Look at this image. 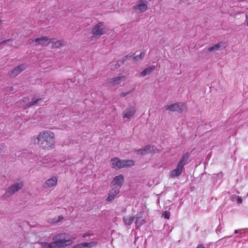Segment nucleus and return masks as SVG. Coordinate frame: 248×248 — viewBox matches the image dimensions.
I'll return each mask as SVG.
<instances>
[{
    "label": "nucleus",
    "instance_id": "obj_21",
    "mask_svg": "<svg viewBox=\"0 0 248 248\" xmlns=\"http://www.w3.org/2000/svg\"><path fill=\"white\" fill-rule=\"evenodd\" d=\"M82 247L84 248H91L96 245V243L95 242H83L82 243Z\"/></svg>",
    "mask_w": 248,
    "mask_h": 248
},
{
    "label": "nucleus",
    "instance_id": "obj_39",
    "mask_svg": "<svg viewBox=\"0 0 248 248\" xmlns=\"http://www.w3.org/2000/svg\"><path fill=\"white\" fill-rule=\"evenodd\" d=\"M196 248H205L202 245H198Z\"/></svg>",
    "mask_w": 248,
    "mask_h": 248
},
{
    "label": "nucleus",
    "instance_id": "obj_13",
    "mask_svg": "<svg viewBox=\"0 0 248 248\" xmlns=\"http://www.w3.org/2000/svg\"><path fill=\"white\" fill-rule=\"evenodd\" d=\"M184 167L178 164L176 168L173 169L170 172V176L172 178L177 177L180 175L182 172Z\"/></svg>",
    "mask_w": 248,
    "mask_h": 248
},
{
    "label": "nucleus",
    "instance_id": "obj_17",
    "mask_svg": "<svg viewBox=\"0 0 248 248\" xmlns=\"http://www.w3.org/2000/svg\"><path fill=\"white\" fill-rule=\"evenodd\" d=\"M190 153L189 152H186V153H185L183 155V156H182V157L181 158V159H180L178 164H180L183 167H184V166L187 163V160L190 156Z\"/></svg>",
    "mask_w": 248,
    "mask_h": 248
},
{
    "label": "nucleus",
    "instance_id": "obj_25",
    "mask_svg": "<svg viewBox=\"0 0 248 248\" xmlns=\"http://www.w3.org/2000/svg\"><path fill=\"white\" fill-rule=\"evenodd\" d=\"M126 61V57H124L121 60H118L115 64L116 68L119 67Z\"/></svg>",
    "mask_w": 248,
    "mask_h": 248
},
{
    "label": "nucleus",
    "instance_id": "obj_45",
    "mask_svg": "<svg viewBox=\"0 0 248 248\" xmlns=\"http://www.w3.org/2000/svg\"><path fill=\"white\" fill-rule=\"evenodd\" d=\"M2 146L1 145V147H2ZM0 150L1 151L2 150V149L1 148L0 149Z\"/></svg>",
    "mask_w": 248,
    "mask_h": 248
},
{
    "label": "nucleus",
    "instance_id": "obj_32",
    "mask_svg": "<svg viewBox=\"0 0 248 248\" xmlns=\"http://www.w3.org/2000/svg\"><path fill=\"white\" fill-rule=\"evenodd\" d=\"M5 90L6 91H14V87H6Z\"/></svg>",
    "mask_w": 248,
    "mask_h": 248
},
{
    "label": "nucleus",
    "instance_id": "obj_9",
    "mask_svg": "<svg viewBox=\"0 0 248 248\" xmlns=\"http://www.w3.org/2000/svg\"><path fill=\"white\" fill-rule=\"evenodd\" d=\"M138 4L133 7L137 13H143L148 9V2L146 0H139Z\"/></svg>",
    "mask_w": 248,
    "mask_h": 248
},
{
    "label": "nucleus",
    "instance_id": "obj_42",
    "mask_svg": "<svg viewBox=\"0 0 248 248\" xmlns=\"http://www.w3.org/2000/svg\"><path fill=\"white\" fill-rule=\"evenodd\" d=\"M44 64H45V63H44V62H42V63H41L40 64V66H41V67H43V68H45V65H44Z\"/></svg>",
    "mask_w": 248,
    "mask_h": 248
},
{
    "label": "nucleus",
    "instance_id": "obj_6",
    "mask_svg": "<svg viewBox=\"0 0 248 248\" xmlns=\"http://www.w3.org/2000/svg\"><path fill=\"white\" fill-rule=\"evenodd\" d=\"M165 108L167 110H169L172 112L176 111L178 113H183L184 111H186V108L185 105L182 103H175L169 105H167L165 107Z\"/></svg>",
    "mask_w": 248,
    "mask_h": 248
},
{
    "label": "nucleus",
    "instance_id": "obj_5",
    "mask_svg": "<svg viewBox=\"0 0 248 248\" xmlns=\"http://www.w3.org/2000/svg\"><path fill=\"white\" fill-rule=\"evenodd\" d=\"M23 186V183L22 182L14 183L13 185L8 187L2 198L9 197L14 194L16 192L21 189Z\"/></svg>",
    "mask_w": 248,
    "mask_h": 248
},
{
    "label": "nucleus",
    "instance_id": "obj_22",
    "mask_svg": "<svg viewBox=\"0 0 248 248\" xmlns=\"http://www.w3.org/2000/svg\"><path fill=\"white\" fill-rule=\"evenodd\" d=\"M42 101L41 99H35L33 98L32 100L27 104V107H30L36 104L39 103Z\"/></svg>",
    "mask_w": 248,
    "mask_h": 248
},
{
    "label": "nucleus",
    "instance_id": "obj_35",
    "mask_svg": "<svg viewBox=\"0 0 248 248\" xmlns=\"http://www.w3.org/2000/svg\"><path fill=\"white\" fill-rule=\"evenodd\" d=\"M246 25L248 26V12L246 14Z\"/></svg>",
    "mask_w": 248,
    "mask_h": 248
},
{
    "label": "nucleus",
    "instance_id": "obj_18",
    "mask_svg": "<svg viewBox=\"0 0 248 248\" xmlns=\"http://www.w3.org/2000/svg\"><path fill=\"white\" fill-rule=\"evenodd\" d=\"M124 78V76H119L116 78H111L108 79V82L113 85H116L120 84L121 80Z\"/></svg>",
    "mask_w": 248,
    "mask_h": 248
},
{
    "label": "nucleus",
    "instance_id": "obj_41",
    "mask_svg": "<svg viewBox=\"0 0 248 248\" xmlns=\"http://www.w3.org/2000/svg\"><path fill=\"white\" fill-rule=\"evenodd\" d=\"M63 218L61 217V218H58V219L56 220V222H59L60 221H61Z\"/></svg>",
    "mask_w": 248,
    "mask_h": 248
},
{
    "label": "nucleus",
    "instance_id": "obj_24",
    "mask_svg": "<svg viewBox=\"0 0 248 248\" xmlns=\"http://www.w3.org/2000/svg\"><path fill=\"white\" fill-rule=\"evenodd\" d=\"M135 218H123L124 223L125 225H130L134 221Z\"/></svg>",
    "mask_w": 248,
    "mask_h": 248
},
{
    "label": "nucleus",
    "instance_id": "obj_43",
    "mask_svg": "<svg viewBox=\"0 0 248 248\" xmlns=\"http://www.w3.org/2000/svg\"><path fill=\"white\" fill-rule=\"evenodd\" d=\"M136 218V221H135V223H136V225H137L138 227H139V225H138V219H139V218Z\"/></svg>",
    "mask_w": 248,
    "mask_h": 248
},
{
    "label": "nucleus",
    "instance_id": "obj_12",
    "mask_svg": "<svg viewBox=\"0 0 248 248\" xmlns=\"http://www.w3.org/2000/svg\"><path fill=\"white\" fill-rule=\"evenodd\" d=\"M58 180V179L57 176H53L47 179L43 184L44 188H47L55 186L57 184Z\"/></svg>",
    "mask_w": 248,
    "mask_h": 248
},
{
    "label": "nucleus",
    "instance_id": "obj_31",
    "mask_svg": "<svg viewBox=\"0 0 248 248\" xmlns=\"http://www.w3.org/2000/svg\"><path fill=\"white\" fill-rule=\"evenodd\" d=\"M71 248H83L82 247V243L77 244L73 247H72Z\"/></svg>",
    "mask_w": 248,
    "mask_h": 248
},
{
    "label": "nucleus",
    "instance_id": "obj_16",
    "mask_svg": "<svg viewBox=\"0 0 248 248\" xmlns=\"http://www.w3.org/2000/svg\"><path fill=\"white\" fill-rule=\"evenodd\" d=\"M156 66L152 65L144 69L140 73V76L144 77L146 75L150 74L155 68Z\"/></svg>",
    "mask_w": 248,
    "mask_h": 248
},
{
    "label": "nucleus",
    "instance_id": "obj_20",
    "mask_svg": "<svg viewBox=\"0 0 248 248\" xmlns=\"http://www.w3.org/2000/svg\"><path fill=\"white\" fill-rule=\"evenodd\" d=\"M248 235V231L247 229H240L239 234L235 236L236 238H242Z\"/></svg>",
    "mask_w": 248,
    "mask_h": 248
},
{
    "label": "nucleus",
    "instance_id": "obj_40",
    "mask_svg": "<svg viewBox=\"0 0 248 248\" xmlns=\"http://www.w3.org/2000/svg\"><path fill=\"white\" fill-rule=\"evenodd\" d=\"M10 41V40H9V39L7 40L2 41L1 42L0 44L2 45V44L5 43L6 42H9Z\"/></svg>",
    "mask_w": 248,
    "mask_h": 248
},
{
    "label": "nucleus",
    "instance_id": "obj_7",
    "mask_svg": "<svg viewBox=\"0 0 248 248\" xmlns=\"http://www.w3.org/2000/svg\"><path fill=\"white\" fill-rule=\"evenodd\" d=\"M53 40H49V38L46 36H42L34 39H31L28 41V44L32 45H40L42 46H47L50 43H53Z\"/></svg>",
    "mask_w": 248,
    "mask_h": 248
},
{
    "label": "nucleus",
    "instance_id": "obj_38",
    "mask_svg": "<svg viewBox=\"0 0 248 248\" xmlns=\"http://www.w3.org/2000/svg\"><path fill=\"white\" fill-rule=\"evenodd\" d=\"M239 231H240V229L235 230L234 233V234H237L238 235L239 233Z\"/></svg>",
    "mask_w": 248,
    "mask_h": 248
},
{
    "label": "nucleus",
    "instance_id": "obj_14",
    "mask_svg": "<svg viewBox=\"0 0 248 248\" xmlns=\"http://www.w3.org/2000/svg\"><path fill=\"white\" fill-rule=\"evenodd\" d=\"M120 193V190L117 188H112V189L109 192L108 194V197H107L106 200L108 202H110L113 200Z\"/></svg>",
    "mask_w": 248,
    "mask_h": 248
},
{
    "label": "nucleus",
    "instance_id": "obj_26",
    "mask_svg": "<svg viewBox=\"0 0 248 248\" xmlns=\"http://www.w3.org/2000/svg\"><path fill=\"white\" fill-rule=\"evenodd\" d=\"M219 218V221L220 222V224L218 225V226H217V229L216 230V231L217 233V232H220L221 229L223 228V226L221 224L220 218Z\"/></svg>",
    "mask_w": 248,
    "mask_h": 248
},
{
    "label": "nucleus",
    "instance_id": "obj_34",
    "mask_svg": "<svg viewBox=\"0 0 248 248\" xmlns=\"http://www.w3.org/2000/svg\"><path fill=\"white\" fill-rule=\"evenodd\" d=\"M124 57H126V60H127V59H130L131 58H133V57L134 56H133V55L132 54H129L128 55H127L125 56Z\"/></svg>",
    "mask_w": 248,
    "mask_h": 248
},
{
    "label": "nucleus",
    "instance_id": "obj_2",
    "mask_svg": "<svg viewBox=\"0 0 248 248\" xmlns=\"http://www.w3.org/2000/svg\"><path fill=\"white\" fill-rule=\"evenodd\" d=\"M73 238H70L66 233H60L55 236L54 242L47 243L42 242L41 246L44 248H61L70 246L73 242Z\"/></svg>",
    "mask_w": 248,
    "mask_h": 248
},
{
    "label": "nucleus",
    "instance_id": "obj_19",
    "mask_svg": "<svg viewBox=\"0 0 248 248\" xmlns=\"http://www.w3.org/2000/svg\"><path fill=\"white\" fill-rule=\"evenodd\" d=\"M223 44H224V43L222 42H219L213 46L208 47L207 48V51L209 52H212L218 50L221 48Z\"/></svg>",
    "mask_w": 248,
    "mask_h": 248
},
{
    "label": "nucleus",
    "instance_id": "obj_37",
    "mask_svg": "<svg viewBox=\"0 0 248 248\" xmlns=\"http://www.w3.org/2000/svg\"><path fill=\"white\" fill-rule=\"evenodd\" d=\"M88 236H89V234L88 233L86 232V233H84V234H83L82 237L83 238H85L86 237Z\"/></svg>",
    "mask_w": 248,
    "mask_h": 248
},
{
    "label": "nucleus",
    "instance_id": "obj_8",
    "mask_svg": "<svg viewBox=\"0 0 248 248\" xmlns=\"http://www.w3.org/2000/svg\"><path fill=\"white\" fill-rule=\"evenodd\" d=\"M137 108L135 104H129L126 108L123 111V118L127 120L130 119L136 113Z\"/></svg>",
    "mask_w": 248,
    "mask_h": 248
},
{
    "label": "nucleus",
    "instance_id": "obj_15",
    "mask_svg": "<svg viewBox=\"0 0 248 248\" xmlns=\"http://www.w3.org/2000/svg\"><path fill=\"white\" fill-rule=\"evenodd\" d=\"M151 148H153V146L150 145L145 146L141 149L137 150V153L138 155H145L151 152Z\"/></svg>",
    "mask_w": 248,
    "mask_h": 248
},
{
    "label": "nucleus",
    "instance_id": "obj_29",
    "mask_svg": "<svg viewBox=\"0 0 248 248\" xmlns=\"http://www.w3.org/2000/svg\"><path fill=\"white\" fill-rule=\"evenodd\" d=\"M236 198L237 203L238 204H241L242 203L243 200L241 197H240L239 196H236Z\"/></svg>",
    "mask_w": 248,
    "mask_h": 248
},
{
    "label": "nucleus",
    "instance_id": "obj_36",
    "mask_svg": "<svg viewBox=\"0 0 248 248\" xmlns=\"http://www.w3.org/2000/svg\"><path fill=\"white\" fill-rule=\"evenodd\" d=\"M232 236V235H230V236H225L224 237V238H222V239H220L219 241H222L223 240V239H225V238H231Z\"/></svg>",
    "mask_w": 248,
    "mask_h": 248
},
{
    "label": "nucleus",
    "instance_id": "obj_4",
    "mask_svg": "<svg viewBox=\"0 0 248 248\" xmlns=\"http://www.w3.org/2000/svg\"><path fill=\"white\" fill-rule=\"evenodd\" d=\"M106 28L104 22H99L95 25L92 29L93 36L92 40L99 38L101 36L106 33Z\"/></svg>",
    "mask_w": 248,
    "mask_h": 248
},
{
    "label": "nucleus",
    "instance_id": "obj_33",
    "mask_svg": "<svg viewBox=\"0 0 248 248\" xmlns=\"http://www.w3.org/2000/svg\"><path fill=\"white\" fill-rule=\"evenodd\" d=\"M145 54V52L144 51L141 52L140 54V57L141 59H142Z\"/></svg>",
    "mask_w": 248,
    "mask_h": 248
},
{
    "label": "nucleus",
    "instance_id": "obj_30",
    "mask_svg": "<svg viewBox=\"0 0 248 248\" xmlns=\"http://www.w3.org/2000/svg\"><path fill=\"white\" fill-rule=\"evenodd\" d=\"M140 59H141V58L140 57V55H138L136 56H134L133 57V60L134 61H139Z\"/></svg>",
    "mask_w": 248,
    "mask_h": 248
},
{
    "label": "nucleus",
    "instance_id": "obj_3",
    "mask_svg": "<svg viewBox=\"0 0 248 248\" xmlns=\"http://www.w3.org/2000/svg\"><path fill=\"white\" fill-rule=\"evenodd\" d=\"M111 167L115 170L129 167L134 165V161L132 160H121L118 157H114L111 159Z\"/></svg>",
    "mask_w": 248,
    "mask_h": 248
},
{
    "label": "nucleus",
    "instance_id": "obj_10",
    "mask_svg": "<svg viewBox=\"0 0 248 248\" xmlns=\"http://www.w3.org/2000/svg\"><path fill=\"white\" fill-rule=\"evenodd\" d=\"M124 183V177L123 175L120 174L115 176L112 180L111 182V188H115L119 189L121 188V187L123 185Z\"/></svg>",
    "mask_w": 248,
    "mask_h": 248
},
{
    "label": "nucleus",
    "instance_id": "obj_44",
    "mask_svg": "<svg viewBox=\"0 0 248 248\" xmlns=\"http://www.w3.org/2000/svg\"><path fill=\"white\" fill-rule=\"evenodd\" d=\"M142 224V223H140L139 225H140H140H141V224Z\"/></svg>",
    "mask_w": 248,
    "mask_h": 248
},
{
    "label": "nucleus",
    "instance_id": "obj_23",
    "mask_svg": "<svg viewBox=\"0 0 248 248\" xmlns=\"http://www.w3.org/2000/svg\"><path fill=\"white\" fill-rule=\"evenodd\" d=\"M49 40L53 41V43H50V44H52V47L53 48H59L61 46L62 44V42L61 40L55 41L54 39H51Z\"/></svg>",
    "mask_w": 248,
    "mask_h": 248
},
{
    "label": "nucleus",
    "instance_id": "obj_28",
    "mask_svg": "<svg viewBox=\"0 0 248 248\" xmlns=\"http://www.w3.org/2000/svg\"><path fill=\"white\" fill-rule=\"evenodd\" d=\"M170 212L169 211H165L162 214V216L164 217H170Z\"/></svg>",
    "mask_w": 248,
    "mask_h": 248
},
{
    "label": "nucleus",
    "instance_id": "obj_1",
    "mask_svg": "<svg viewBox=\"0 0 248 248\" xmlns=\"http://www.w3.org/2000/svg\"><path fill=\"white\" fill-rule=\"evenodd\" d=\"M31 141L41 149L50 150L55 147V134L50 130H45L31 137Z\"/></svg>",
    "mask_w": 248,
    "mask_h": 248
},
{
    "label": "nucleus",
    "instance_id": "obj_27",
    "mask_svg": "<svg viewBox=\"0 0 248 248\" xmlns=\"http://www.w3.org/2000/svg\"><path fill=\"white\" fill-rule=\"evenodd\" d=\"M133 91H130L129 92H122L120 94V97H125V96H126L127 95L129 94V93H131Z\"/></svg>",
    "mask_w": 248,
    "mask_h": 248
},
{
    "label": "nucleus",
    "instance_id": "obj_11",
    "mask_svg": "<svg viewBox=\"0 0 248 248\" xmlns=\"http://www.w3.org/2000/svg\"><path fill=\"white\" fill-rule=\"evenodd\" d=\"M27 65L26 63L20 64L15 67L12 70L9 72V75L13 77H15L26 69Z\"/></svg>",
    "mask_w": 248,
    "mask_h": 248
}]
</instances>
